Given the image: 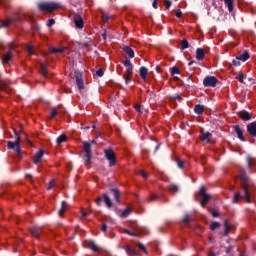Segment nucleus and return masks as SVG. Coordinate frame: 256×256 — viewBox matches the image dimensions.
I'll use <instances>...</instances> for the list:
<instances>
[{
	"label": "nucleus",
	"mask_w": 256,
	"mask_h": 256,
	"mask_svg": "<svg viewBox=\"0 0 256 256\" xmlns=\"http://www.w3.org/2000/svg\"><path fill=\"white\" fill-rule=\"evenodd\" d=\"M240 179H241V192H236L234 194L232 203H239L241 199H244L246 203H251V197H255L256 194V186L255 184L249 180V176L247 175V171L245 169H240Z\"/></svg>",
	"instance_id": "1"
},
{
	"label": "nucleus",
	"mask_w": 256,
	"mask_h": 256,
	"mask_svg": "<svg viewBox=\"0 0 256 256\" xmlns=\"http://www.w3.org/2000/svg\"><path fill=\"white\" fill-rule=\"evenodd\" d=\"M23 19L28 21V23H33V16L24 13L22 14V17L7 18L6 20L1 21V27H7L12 23H21Z\"/></svg>",
	"instance_id": "2"
},
{
	"label": "nucleus",
	"mask_w": 256,
	"mask_h": 256,
	"mask_svg": "<svg viewBox=\"0 0 256 256\" xmlns=\"http://www.w3.org/2000/svg\"><path fill=\"white\" fill-rule=\"evenodd\" d=\"M37 7L42 13H53V11H57L61 5L56 2H40L37 4Z\"/></svg>",
	"instance_id": "3"
},
{
	"label": "nucleus",
	"mask_w": 256,
	"mask_h": 256,
	"mask_svg": "<svg viewBox=\"0 0 256 256\" xmlns=\"http://www.w3.org/2000/svg\"><path fill=\"white\" fill-rule=\"evenodd\" d=\"M104 157L106 161H108L109 167H115V165H117V156L115 155V151H113V149H105Z\"/></svg>",
	"instance_id": "4"
},
{
	"label": "nucleus",
	"mask_w": 256,
	"mask_h": 256,
	"mask_svg": "<svg viewBox=\"0 0 256 256\" xmlns=\"http://www.w3.org/2000/svg\"><path fill=\"white\" fill-rule=\"evenodd\" d=\"M198 195L202 197V200L200 201V205L203 209H205V206L207 205V203L211 201V195L207 193V189L205 188V186L200 187Z\"/></svg>",
	"instance_id": "5"
},
{
	"label": "nucleus",
	"mask_w": 256,
	"mask_h": 256,
	"mask_svg": "<svg viewBox=\"0 0 256 256\" xmlns=\"http://www.w3.org/2000/svg\"><path fill=\"white\" fill-rule=\"evenodd\" d=\"M15 135L17 136L16 141H8L7 147L8 149H13L17 153V155H21V146H20V141L21 138L19 137V132H15Z\"/></svg>",
	"instance_id": "6"
},
{
	"label": "nucleus",
	"mask_w": 256,
	"mask_h": 256,
	"mask_svg": "<svg viewBox=\"0 0 256 256\" xmlns=\"http://www.w3.org/2000/svg\"><path fill=\"white\" fill-rule=\"evenodd\" d=\"M83 151L86 157V165H91L92 163L91 159L93 157L91 143L83 142Z\"/></svg>",
	"instance_id": "7"
},
{
	"label": "nucleus",
	"mask_w": 256,
	"mask_h": 256,
	"mask_svg": "<svg viewBox=\"0 0 256 256\" xmlns=\"http://www.w3.org/2000/svg\"><path fill=\"white\" fill-rule=\"evenodd\" d=\"M219 80L215 76H206L203 80L204 87H217Z\"/></svg>",
	"instance_id": "8"
},
{
	"label": "nucleus",
	"mask_w": 256,
	"mask_h": 256,
	"mask_svg": "<svg viewBox=\"0 0 256 256\" xmlns=\"http://www.w3.org/2000/svg\"><path fill=\"white\" fill-rule=\"evenodd\" d=\"M73 21L76 29H83V27H85V22H83V17H81V15L74 14Z\"/></svg>",
	"instance_id": "9"
},
{
	"label": "nucleus",
	"mask_w": 256,
	"mask_h": 256,
	"mask_svg": "<svg viewBox=\"0 0 256 256\" xmlns=\"http://www.w3.org/2000/svg\"><path fill=\"white\" fill-rule=\"evenodd\" d=\"M75 77H76V85H77L79 91L85 89V85L83 82V74H81V72H79V71H76Z\"/></svg>",
	"instance_id": "10"
},
{
	"label": "nucleus",
	"mask_w": 256,
	"mask_h": 256,
	"mask_svg": "<svg viewBox=\"0 0 256 256\" xmlns=\"http://www.w3.org/2000/svg\"><path fill=\"white\" fill-rule=\"evenodd\" d=\"M237 115L240 117V119H242V121H251V119H253V113L245 110L239 111Z\"/></svg>",
	"instance_id": "11"
},
{
	"label": "nucleus",
	"mask_w": 256,
	"mask_h": 256,
	"mask_svg": "<svg viewBox=\"0 0 256 256\" xmlns=\"http://www.w3.org/2000/svg\"><path fill=\"white\" fill-rule=\"evenodd\" d=\"M124 67L126 68V74L128 75V77H132L133 76V64L131 63V60L126 59L123 62Z\"/></svg>",
	"instance_id": "12"
},
{
	"label": "nucleus",
	"mask_w": 256,
	"mask_h": 256,
	"mask_svg": "<svg viewBox=\"0 0 256 256\" xmlns=\"http://www.w3.org/2000/svg\"><path fill=\"white\" fill-rule=\"evenodd\" d=\"M109 191H110V193H112L116 203L119 205V203H121V191H119L115 187H110Z\"/></svg>",
	"instance_id": "13"
},
{
	"label": "nucleus",
	"mask_w": 256,
	"mask_h": 256,
	"mask_svg": "<svg viewBox=\"0 0 256 256\" xmlns=\"http://www.w3.org/2000/svg\"><path fill=\"white\" fill-rule=\"evenodd\" d=\"M234 133H236L238 139L245 143V136H243V129L241 128L240 125H234L233 126Z\"/></svg>",
	"instance_id": "14"
},
{
	"label": "nucleus",
	"mask_w": 256,
	"mask_h": 256,
	"mask_svg": "<svg viewBox=\"0 0 256 256\" xmlns=\"http://www.w3.org/2000/svg\"><path fill=\"white\" fill-rule=\"evenodd\" d=\"M246 129L248 135H250L251 137H256V121L247 124Z\"/></svg>",
	"instance_id": "15"
},
{
	"label": "nucleus",
	"mask_w": 256,
	"mask_h": 256,
	"mask_svg": "<svg viewBox=\"0 0 256 256\" xmlns=\"http://www.w3.org/2000/svg\"><path fill=\"white\" fill-rule=\"evenodd\" d=\"M85 247L91 249V251H94L95 253H99L100 251L99 246H97L93 240L86 241Z\"/></svg>",
	"instance_id": "16"
},
{
	"label": "nucleus",
	"mask_w": 256,
	"mask_h": 256,
	"mask_svg": "<svg viewBox=\"0 0 256 256\" xmlns=\"http://www.w3.org/2000/svg\"><path fill=\"white\" fill-rule=\"evenodd\" d=\"M43 155H45V151L39 150L37 154L33 158V163L35 165H38V163H41V160L43 159Z\"/></svg>",
	"instance_id": "17"
},
{
	"label": "nucleus",
	"mask_w": 256,
	"mask_h": 256,
	"mask_svg": "<svg viewBox=\"0 0 256 256\" xmlns=\"http://www.w3.org/2000/svg\"><path fill=\"white\" fill-rule=\"evenodd\" d=\"M40 73L42 77H45L46 79H49V71H47V63H41L40 64Z\"/></svg>",
	"instance_id": "18"
},
{
	"label": "nucleus",
	"mask_w": 256,
	"mask_h": 256,
	"mask_svg": "<svg viewBox=\"0 0 256 256\" xmlns=\"http://www.w3.org/2000/svg\"><path fill=\"white\" fill-rule=\"evenodd\" d=\"M246 163H247L248 169H255V167H256V158L248 156V157H246Z\"/></svg>",
	"instance_id": "19"
},
{
	"label": "nucleus",
	"mask_w": 256,
	"mask_h": 256,
	"mask_svg": "<svg viewBox=\"0 0 256 256\" xmlns=\"http://www.w3.org/2000/svg\"><path fill=\"white\" fill-rule=\"evenodd\" d=\"M122 249H124V251H126L128 256H137V251H135L133 249V247H131L129 245L122 246Z\"/></svg>",
	"instance_id": "20"
},
{
	"label": "nucleus",
	"mask_w": 256,
	"mask_h": 256,
	"mask_svg": "<svg viewBox=\"0 0 256 256\" xmlns=\"http://www.w3.org/2000/svg\"><path fill=\"white\" fill-rule=\"evenodd\" d=\"M30 231H31V234L33 235V237H36V239H39V235H41L43 233V228L32 227Z\"/></svg>",
	"instance_id": "21"
},
{
	"label": "nucleus",
	"mask_w": 256,
	"mask_h": 256,
	"mask_svg": "<svg viewBox=\"0 0 256 256\" xmlns=\"http://www.w3.org/2000/svg\"><path fill=\"white\" fill-rule=\"evenodd\" d=\"M102 199L108 209H111V207H113V201H111V197H109V194H103Z\"/></svg>",
	"instance_id": "22"
},
{
	"label": "nucleus",
	"mask_w": 256,
	"mask_h": 256,
	"mask_svg": "<svg viewBox=\"0 0 256 256\" xmlns=\"http://www.w3.org/2000/svg\"><path fill=\"white\" fill-rule=\"evenodd\" d=\"M196 59L197 61H203L205 59V50L203 48L196 49Z\"/></svg>",
	"instance_id": "23"
},
{
	"label": "nucleus",
	"mask_w": 256,
	"mask_h": 256,
	"mask_svg": "<svg viewBox=\"0 0 256 256\" xmlns=\"http://www.w3.org/2000/svg\"><path fill=\"white\" fill-rule=\"evenodd\" d=\"M140 77L143 81H147V73L149 70L145 66H141L139 69Z\"/></svg>",
	"instance_id": "24"
},
{
	"label": "nucleus",
	"mask_w": 256,
	"mask_h": 256,
	"mask_svg": "<svg viewBox=\"0 0 256 256\" xmlns=\"http://www.w3.org/2000/svg\"><path fill=\"white\" fill-rule=\"evenodd\" d=\"M13 59V53L11 51L6 52L1 58L2 63H9Z\"/></svg>",
	"instance_id": "25"
},
{
	"label": "nucleus",
	"mask_w": 256,
	"mask_h": 256,
	"mask_svg": "<svg viewBox=\"0 0 256 256\" xmlns=\"http://www.w3.org/2000/svg\"><path fill=\"white\" fill-rule=\"evenodd\" d=\"M250 57L251 55H249V52L245 51L244 53L237 56L236 59H238V61H242L243 63H245V61H248Z\"/></svg>",
	"instance_id": "26"
},
{
	"label": "nucleus",
	"mask_w": 256,
	"mask_h": 256,
	"mask_svg": "<svg viewBox=\"0 0 256 256\" xmlns=\"http://www.w3.org/2000/svg\"><path fill=\"white\" fill-rule=\"evenodd\" d=\"M123 51L124 53H126V55H128V57H130V59H133L135 57V51H133L131 47L125 46L123 48Z\"/></svg>",
	"instance_id": "27"
},
{
	"label": "nucleus",
	"mask_w": 256,
	"mask_h": 256,
	"mask_svg": "<svg viewBox=\"0 0 256 256\" xmlns=\"http://www.w3.org/2000/svg\"><path fill=\"white\" fill-rule=\"evenodd\" d=\"M67 209V202L66 201H62L61 202V207L58 211V215L59 217H63V215H65V211Z\"/></svg>",
	"instance_id": "28"
},
{
	"label": "nucleus",
	"mask_w": 256,
	"mask_h": 256,
	"mask_svg": "<svg viewBox=\"0 0 256 256\" xmlns=\"http://www.w3.org/2000/svg\"><path fill=\"white\" fill-rule=\"evenodd\" d=\"M65 49H66L65 47H62V48L50 47L49 51L53 55H57L58 53H65Z\"/></svg>",
	"instance_id": "29"
},
{
	"label": "nucleus",
	"mask_w": 256,
	"mask_h": 256,
	"mask_svg": "<svg viewBox=\"0 0 256 256\" xmlns=\"http://www.w3.org/2000/svg\"><path fill=\"white\" fill-rule=\"evenodd\" d=\"M212 134L210 132H202L201 133V140L206 141V143H209L211 141Z\"/></svg>",
	"instance_id": "30"
},
{
	"label": "nucleus",
	"mask_w": 256,
	"mask_h": 256,
	"mask_svg": "<svg viewBox=\"0 0 256 256\" xmlns=\"http://www.w3.org/2000/svg\"><path fill=\"white\" fill-rule=\"evenodd\" d=\"M203 111H205V106L198 104L194 107V112L196 113V115H203Z\"/></svg>",
	"instance_id": "31"
},
{
	"label": "nucleus",
	"mask_w": 256,
	"mask_h": 256,
	"mask_svg": "<svg viewBox=\"0 0 256 256\" xmlns=\"http://www.w3.org/2000/svg\"><path fill=\"white\" fill-rule=\"evenodd\" d=\"M226 7L228 8L229 13H233L234 0H224Z\"/></svg>",
	"instance_id": "32"
},
{
	"label": "nucleus",
	"mask_w": 256,
	"mask_h": 256,
	"mask_svg": "<svg viewBox=\"0 0 256 256\" xmlns=\"http://www.w3.org/2000/svg\"><path fill=\"white\" fill-rule=\"evenodd\" d=\"M231 232V224H229V221L225 220L224 222V236L227 237L229 233Z\"/></svg>",
	"instance_id": "33"
},
{
	"label": "nucleus",
	"mask_w": 256,
	"mask_h": 256,
	"mask_svg": "<svg viewBox=\"0 0 256 256\" xmlns=\"http://www.w3.org/2000/svg\"><path fill=\"white\" fill-rule=\"evenodd\" d=\"M67 141V136L65 134H62L57 137L56 142L58 145H61V143H66Z\"/></svg>",
	"instance_id": "34"
},
{
	"label": "nucleus",
	"mask_w": 256,
	"mask_h": 256,
	"mask_svg": "<svg viewBox=\"0 0 256 256\" xmlns=\"http://www.w3.org/2000/svg\"><path fill=\"white\" fill-rule=\"evenodd\" d=\"M181 49L182 51H184V49H189V41H187V39L181 41Z\"/></svg>",
	"instance_id": "35"
},
{
	"label": "nucleus",
	"mask_w": 256,
	"mask_h": 256,
	"mask_svg": "<svg viewBox=\"0 0 256 256\" xmlns=\"http://www.w3.org/2000/svg\"><path fill=\"white\" fill-rule=\"evenodd\" d=\"M129 215H131V209H129V208H126V209L121 213L122 219H125V218L129 217Z\"/></svg>",
	"instance_id": "36"
},
{
	"label": "nucleus",
	"mask_w": 256,
	"mask_h": 256,
	"mask_svg": "<svg viewBox=\"0 0 256 256\" xmlns=\"http://www.w3.org/2000/svg\"><path fill=\"white\" fill-rule=\"evenodd\" d=\"M169 191H171V193H177L179 191V186H177L175 184H170Z\"/></svg>",
	"instance_id": "37"
},
{
	"label": "nucleus",
	"mask_w": 256,
	"mask_h": 256,
	"mask_svg": "<svg viewBox=\"0 0 256 256\" xmlns=\"http://www.w3.org/2000/svg\"><path fill=\"white\" fill-rule=\"evenodd\" d=\"M170 73L171 75H179L181 73V70H179V67L174 66L170 69Z\"/></svg>",
	"instance_id": "38"
},
{
	"label": "nucleus",
	"mask_w": 256,
	"mask_h": 256,
	"mask_svg": "<svg viewBox=\"0 0 256 256\" xmlns=\"http://www.w3.org/2000/svg\"><path fill=\"white\" fill-rule=\"evenodd\" d=\"M245 74H243V72H239L238 76L236 77V79L239 81V83H245Z\"/></svg>",
	"instance_id": "39"
},
{
	"label": "nucleus",
	"mask_w": 256,
	"mask_h": 256,
	"mask_svg": "<svg viewBox=\"0 0 256 256\" xmlns=\"http://www.w3.org/2000/svg\"><path fill=\"white\" fill-rule=\"evenodd\" d=\"M183 223H185L186 225H188V223H191V216H189V214H185L183 219H182Z\"/></svg>",
	"instance_id": "40"
},
{
	"label": "nucleus",
	"mask_w": 256,
	"mask_h": 256,
	"mask_svg": "<svg viewBox=\"0 0 256 256\" xmlns=\"http://www.w3.org/2000/svg\"><path fill=\"white\" fill-rule=\"evenodd\" d=\"M221 227V224L219 222H213L210 226L211 231H215V229H219Z\"/></svg>",
	"instance_id": "41"
},
{
	"label": "nucleus",
	"mask_w": 256,
	"mask_h": 256,
	"mask_svg": "<svg viewBox=\"0 0 256 256\" xmlns=\"http://www.w3.org/2000/svg\"><path fill=\"white\" fill-rule=\"evenodd\" d=\"M57 109L56 108H52L51 109V113H50V118L51 119H55L57 117Z\"/></svg>",
	"instance_id": "42"
},
{
	"label": "nucleus",
	"mask_w": 256,
	"mask_h": 256,
	"mask_svg": "<svg viewBox=\"0 0 256 256\" xmlns=\"http://www.w3.org/2000/svg\"><path fill=\"white\" fill-rule=\"evenodd\" d=\"M123 232H124L126 235H129L130 237H137V233L131 232V231H129L128 229H124Z\"/></svg>",
	"instance_id": "43"
},
{
	"label": "nucleus",
	"mask_w": 256,
	"mask_h": 256,
	"mask_svg": "<svg viewBox=\"0 0 256 256\" xmlns=\"http://www.w3.org/2000/svg\"><path fill=\"white\" fill-rule=\"evenodd\" d=\"M210 213H211L212 217H219V215H220L219 210H217V209H211Z\"/></svg>",
	"instance_id": "44"
},
{
	"label": "nucleus",
	"mask_w": 256,
	"mask_h": 256,
	"mask_svg": "<svg viewBox=\"0 0 256 256\" xmlns=\"http://www.w3.org/2000/svg\"><path fill=\"white\" fill-rule=\"evenodd\" d=\"M122 77L125 80L126 85H129V83H131V76L124 74Z\"/></svg>",
	"instance_id": "45"
},
{
	"label": "nucleus",
	"mask_w": 256,
	"mask_h": 256,
	"mask_svg": "<svg viewBox=\"0 0 256 256\" xmlns=\"http://www.w3.org/2000/svg\"><path fill=\"white\" fill-rule=\"evenodd\" d=\"M176 163H177V167H178L179 169H183V167H184V165H185V162H183V160L177 159Z\"/></svg>",
	"instance_id": "46"
},
{
	"label": "nucleus",
	"mask_w": 256,
	"mask_h": 256,
	"mask_svg": "<svg viewBox=\"0 0 256 256\" xmlns=\"http://www.w3.org/2000/svg\"><path fill=\"white\" fill-rule=\"evenodd\" d=\"M138 248L140 249V251L147 255V248H145V245H143L142 243H138Z\"/></svg>",
	"instance_id": "47"
},
{
	"label": "nucleus",
	"mask_w": 256,
	"mask_h": 256,
	"mask_svg": "<svg viewBox=\"0 0 256 256\" xmlns=\"http://www.w3.org/2000/svg\"><path fill=\"white\" fill-rule=\"evenodd\" d=\"M0 5H3L5 9H9V1L8 0H0Z\"/></svg>",
	"instance_id": "48"
},
{
	"label": "nucleus",
	"mask_w": 256,
	"mask_h": 256,
	"mask_svg": "<svg viewBox=\"0 0 256 256\" xmlns=\"http://www.w3.org/2000/svg\"><path fill=\"white\" fill-rule=\"evenodd\" d=\"M164 5L166 9H170L171 5H173V2H171V0H164Z\"/></svg>",
	"instance_id": "49"
},
{
	"label": "nucleus",
	"mask_w": 256,
	"mask_h": 256,
	"mask_svg": "<svg viewBox=\"0 0 256 256\" xmlns=\"http://www.w3.org/2000/svg\"><path fill=\"white\" fill-rule=\"evenodd\" d=\"M232 65H234V67H239V65H241V60L239 59H233L232 60Z\"/></svg>",
	"instance_id": "50"
},
{
	"label": "nucleus",
	"mask_w": 256,
	"mask_h": 256,
	"mask_svg": "<svg viewBox=\"0 0 256 256\" xmlns=\"http://www.w3.org/2000/svg\"><path fill=\"white\" fill-rule=\"evenodd\" d=\"M95 203L98 207H101L102 203H103V197H98L96 200H95Z\"/></svg>",
	"instance_id": "51"
},
{
	"label": "nucleus",
	"mask_w": 256,
	"mask_h": 256,
	"mask_svg": "<svg viewBox=\"0 0 256 256\" xmlns=\"http://www.w3.org/2000/svg\"><path fill=\"white\" fill-rule=\"evenodd\" d=\"M55 23V19L50 18L47 21V27H53V24Z\"/></svg>",
	"instance_id": "52"
},
{
	"label": "nucleus",
	"mask_w": 256,
	"mask_h": 256,
	"mask_svg": "<svg viewBox=\"0 0 256 256\" xmlns=\"http://www.w3.org/2000/svg\"><path fill=\"white\" fill-rule=\"evenodd\" d=\"M91 210L82 209V217H87V215H90Z\"/></svg>",
	"instance_id": "53"
},
{
	"label": "nucleus",
	"mask_w": 256,
	"mask_h": 256,
	"mask_svg": "<svg viewBox=\"0 0 256 256\" xmlns=\"http://www.w3.org/2000/svg\"><path fill=\"white\" fill-rule=\"evenodd\" d=\"M96 75H97V77H103V75H105V73L103 72V69L100 68L96 71Z\"/></svg>",
	"instance_id": "54"
},
{
	"label": "nucleus",
	"mask_w": 256,
	"mask_h": 256,
	"mask_svg": "<svg viewBox=\"0 0 256 256\" xmlns=\"http://www.w3.org/2000/svg\"><path fill=\"white\" fill-rule=\"evenodd\" d=\"M140 175H141V177H143L144 179H147V177H149V173L145 172V170H141V171H140Z\"/></svg>",
	"instance_id": "55"
},
{
	"label": "nucleus",
	"mask_w": 256,
	"mask_h": 256,
	"mask_svg": "<svg viewBox=\"0 0 256 256\" xmlns=\"http://www.w3.org/2000/svg\"><path fill=\"white\" fill-rule=\"evenodd\" d=\"M176 17H177L178 19H181V17H183V12H181V9H178V10L176 11Z\"/></svg>",
	"instance_id": "56"
},
{
	"label": "nucleus",
	"mask_w": 256,
	"mask_h": 256,
	"mask_svg": "<svg viewBox=\"0 0 256 256\" xmlns=\"http://www.w3.org/2000/svg\"><path fill=\"white\" fill-rule=\"evenodd\" d=\"M102 20H103V23H107V21H109V15L103 14Z\"/></svg>",
	"instance_id": "57"
},
{
	"label": "nucleus",
	"mask_w": 256,
	"mask_h": 256,
	"mask_svg": "<svg viewBox=\"0 0 256 256\" xmlns=\"http://www.w3.org/2000/svg\"><path fill=\"white\" fill-rule=\"evenodd\" d=\"M157 199H159V195H157V194H152V195H151V198H150V201H157Z\"/></svg>",
	"instance_id": "58"
},
{
	"label": "nucleus",
	"mask_w": 256,
	"mask_h": 256,
	"mask_svg": "<svg viewBox=\"0 0 256 256\" xmlns=\"http://www.w3.org/2000/svg\"><path fill=\"white\" fill-rule=\"evenodd\" d=\"M135 109H136L137 113H143V111L141 110V105L140 104H136Z\"/></svg>",
	"instance_id": "59"
},
{
	"label": "nucleus",
	"mask_w": 256,
	"mask_h": 256,
	"mask_svg": "<svg viewBox=\"0 0 256 256\" xmlns=\"http://www.w3.org/2000/svg\"><path fill=\"white\" fill-rule=\"evenodd\" d=\"M27 53L28 55H33V47L27 46Z\"/></svg>",
	"instance_id": "60"
},
{
	"label": "nucleus",
	"mask_w": 256,
	"mask_h": 256,
	"mask_svg": "<svg viewBox=\"0 0 256 256\" xmlns=\"http://www.w3.org/2000/svg\"><path fill=\"white\" fill-rule=\"evenodd\" d=\"M158 5H159V2L157 0H154L153 3H152V7L154 9H158V7H159Z\"/></svg>",
	"instance_id": "61"
},
{
	"label": "nucleus",
	"mask_w": 256,
	"mask_h": 256,
	"mask_svg": "<svg viewBox=\"0 0 256 256\" xmlns=\"http://www.w3.org/2000/svg\"><path fill=\"white\" fill-rule=\"evenodd\" d=\"M101 231H103V233H105V231H107V224H105V223L102 224Z\"/></svg>",
	"instance_id": "62"
},
{
	"label": "nucleus",
	"mask_w": 256,
	"mask_h": 256,
	"mask_svg": "<svg viewBox=\"0 0 256 256\" xmlns=\"http://www.w3.org/2000/svg\"><path fill=\"white\" fill-rule=\"evenodd\" d=\"M47 189H48V191H49V190H51V189H53V181H52V182H50V185L48 186V188H47Z\"/></svg>",
	"instance_id": "63"
},
{
	"label": "nucleus",
	"mask_w": 256,
	"mask_h": 256,
	"mask_svg": "<svg viewBox=\"0 0 256 256\" xmlns=\"http://www.w3.org/2000/svg\"><path fill=\"white\" fill-rule=\"evenodd\" d=\"M231 249H233V247H228L227 249H226V253H231Z\"/></svg>",
	"instance_id": "64"
}]
</instances>
